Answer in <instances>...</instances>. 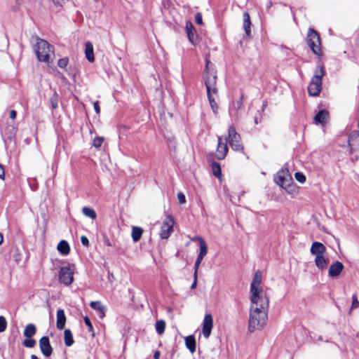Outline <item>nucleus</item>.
<instances>
[{"instance_id":"37998d69","label":"nucleus","mask_w":359,"mask_h":359,"mask_svg":"<svg viewBox=\"0 0 359 359\" xmlns=\"http://www.w3.org/2000/svg\"><path fill=\"white\" fill-rule=\"evenodd\" d=\"M195 20L196 22L198 25H202L203 23V19H202V15L201 13H197L195 16Z\"/></svg>"},{"instance_id":"1a4fd4ad","label":"nucleus","mask_w":359,"mask_h":359,"mask_svg":"<svg viewBox=\"0 0 359 359\" xmlns=\"http://www.w3.org/2000/svg\"><path fill=\"white\" fill-rule=\"evenodd\" d=\"M174 224V217L170 215H168L161 227L160 237L161 239H168L170 237L173 231Z\"/></svg>"},{"instance_id":"f257e3e1","label":"nucleus","mask_w":359,"mask_h":359,"mask_svg":"<svg viewBox=\"0 0 359 359\" xmlns=\"http://www.w3.org/2000/svg\"><path fill=\"white\" fill-rule=\"evenodd\" d=\"M248 329L250 332L262 329L266 323L269 299H250Z\"/></svg>"},{"instance_id":"3c124183","label":"nucleus","mask_w":359,"mask_h":359,"mask_svg":"<svg viewBox=\"0 0 359 359\" xmlns=\"http://www.w3.org/2000/svg\"><path fill=\"white\" fill-rule=\"evenodd\" d=\"M53 2L57 5H62V4H65L67 0H53Z\"/></svg>"},{"instance_id":"e433bc0d","label":"nucleus","mask_w":359,"mask_h":359,"mask_svg":"<svg viewBox=\"0 0 359 359\" xmlns=\"http://www.w3.org/2000/svg\"><path fill=\"white\" fill-rule=\"evenodd\" d=\"M68 62H69V59L67 57H63V58H61L58 60L57 62V65L60 67V68H65L67 65H68Z\"/></svg>"},{"instance_id":"8fccbe9b","label":"nucleus","mask_w":359,"mask_h":359,"mask_svg":"<svg viewBox=\"0 0 359 359\" xmlns=\"http://www.w3.org/2000/svg\"><path fill=\"white\" fill-rule=\"evenodd\" d=\"M16 116H17V112L15 110L13 109L10 111V118L11 119H15L16 118Z\"/></svg>"},{"instance_id":"412c9836","label":"nucleus","mask_w":359,"mask_h":359,"mask_svg":"<svg viewBox=\"0 0 359 359\" xmlns=\"http://www.w3.org/2000/svg\"><path fill=\"white\" fill-rule=\"evenodd\" d=\"M90 305L92 309L97 311L98 316L100 318H103L104 317L106 313V308L100 302H91Z\"/></svg>"},{"instance_id":"ea45409f","label":"nucleus","mask_w":359,"mask_h":359,"mask_svg":"<svg viewBox=\"0 0 359 359\" xmlns=\"http://www.w3.org/2000/svg\"><path fill=\"white\" fill-rule=\"evenodd\" d=\"M294 177H295V179L301 182V183H304L305 181H306V177L305 175L302 173V172H297L294 174Z\"/></svg>"},{"instance_id":"c756f323","label":"nucleus","mask_w":359,"mask_h":359,"mask_svg":"<svg viewBox=\"0 0 359 359\" xmlns=\"http://www.w3.org/2000/svg\"><path fill=\"white\" fill-rule=\"evenodd\" d=\"M65 344L71 346L74 344L72 333L70 330H65L64 332Z\"/></svg>"},{"instance_id":"7ed1b4c3","label":"nucleus","mask_w":359,"mask_h":359,"mask_svg":"<svg viewBox=\"0 0 359 359\" xmlns=\"http://www.w3.org/2000/svg\"><path fill=\"white\" fill-rule=\"evenodd\" d=\"M34 50L40 62L49 63L54 57V48L46 40L37 38Z\"/></svg>"},{"instance_id":"20e7f679","label":"nucleus","mask_w":359,"mask_h":359,"mask_svg":"<svg viewBox=\"0 0 359 359\" xmlns=\"http://www.w3.org/2000/svg\"><path fill=\"white\" fill-rule=\"evenodd\" d=\"M325 75V70L322 65H318L314 72V75L311 78V82L308 86V92L311 96L319 95L322 89V79Z\"/></svg>"},{"instance_id":"6ab92c4d","label":"nucleus","mask_w":359,"mask_h":359,"mask_svg":"<svg viewBox=\"0 0 359 359\" xmlns=\"http://www.w3.org/2000/svg\"><path fill=\"white\" fill-rule=\"evenodd\" d=\"M314 262L317 268L321 271L325 270L329 264V259L325 258L324 255L316 257Z\"/></svg>"},{"instance_id":"4c0bfd02","label":"nucleus","mask_w":359,"mask_h":359,"mask_svg":"<svg viewBox=\"0 0 359 359\" xmlns=\"http://www.w3.org/2000/svg\"><path fill=\"white\" fill-rule=\"evenodd\" d=\"M7 327V322L4 316H0V332L6 330Z\"/></svg>"},{"instance_id":"c03bdc74","label":"nucleus","mask_w":359,"mask_h":359,"mask_svg":"<svg viewBox=\"0 0 359 359\" xmlns=\"http://www.w3.org/2000/svg\"><path fill=\"white\" fill-rule=\"evenodd\" d=\"M177 198H178V201H179V203L180 204H184L186 202V198H185V196L184 195V194L182 193H179L177 194Z\"/></svg>"},{"instance_id":"6e6d98bb","label":"nucleus","mask_w":359,"mask_h":359,"mask_svg":"<svg viewBox=\"0 0 359 359\" xmlns=\"http://www.w3.org/2000/svg\"><path fill=\"white\" fill-rule=\"evenodd\" d=\"M271 6H272V2L269 1V4H268L267 8H269Z\"/></svg>"},{"instance_id":"49530a36","label":"nucleus","mask_w":359,"mask_h":359,"mask_svg":"<svg viewBox=\"0 0 359 359\" xmlns=\"http://www.w3.org/2000/svg\"><path fill=\"white\" fill-rule=\"evenodd\" d=\"M93 107L97 114H100V103L98 101H96L93 103Z\"/></svg>"},{"instance_id":"f704fd0d","label":"nucleus","mask_w":359,"mask_h":359,"mask_svg":"<svg viewBox=\"0 0 359 359\" xmlns=\"http://www.w3.org/2000/svg\"><path fill=\"white\" fill-rule=\"evenodd\" d=\"M23 346L27 348H33L36 345V341L32 339L27 338L22 341Z\"/></svg>"},{"instance_id":"a18cd8bd","label":"nucleus","mask_w":359,"mask_h":359,"mask_svg":"<svg viewBox=\"0 0 359 359\" xmlns=\"http://www.w3.org/2000/svg\"><path fill=\"white\" fill-rule=\"evenodd\" d=\"M81 242L83 245H84L86 247H88L89 246V241H88V238L86 236H82L81 237Z\"/></svg>"},{"instance_id":"09e8293b","label":"nucleus","mask_w":359,"mask_h":359,"mask_svg":"<svg viewBox=\"0 0 359 359\" xmlns=\"http://www.w3.org/2000/svg\"><path fill=\"white\" fill-rule=\"evenodd\" d=\"M5 177V171L3 166L0 164V179H4Z\"/></svg>"},{"instance_id":"0eeeda50","label":"nucleus","mask_w":359,"mask_h":359,"mask_svg":"<svg viewBox=\"0 0 359 359\" xmlns=\"http://www.w3.org/2000/svg\"><path fill=\"white\" fill-rule=\"evenodd\" d=\"M307 43L314 54L318 55L321 54L320 37L313 29H309L307 34Z\"/></svg>"},{"instance_id":"2f4dec72","label":"nucleus","mask_w":359,"mask_h":359,"mask_svg":"<svg viewBox=\"0 0 359 359\" xmlns=\"http://www.w3.org/2000/svg\"><path fill=\"white\" fill-rule=\"evenodd\" d=\"M60 97L58 94L55 91L50 99V103L53 109H56L58 107Z\"/></svg>"},{"instance_id":"a878e982","label":"nucleus","mask_w":359,"mask_h":359,"mask_svg":"<svg viewBox=\"0 0 359 359\" xmlns=\"http://www.w3.org/2000/svg\"><path fill=\"white\" fill-rule=\"evenodd\" d=\"M185 344L191 353L196 351V340L193 335H189L185 338Z\"/></svg>"},{"instance_id":"6e6552de","label":"nucleus","mask_w":359,"mask_h":359,"mask_svg":"<svg viewBox=\"0 0 359 359\" xmlns=\"http://www.w3.org/2000/svg\"><path fill=\"white\" fill-rule=\"evenodd\" d=\"M228 141L232 149L235 151L243 150V147L241 144V136L232 126H231L228 130Z\"/></svg>"},{"instance_id":"4be33fe9","label":"nucleus","mask_w":359,"mask_h":359,"mask_svg":"<svg viewBox=\"0 0 359 359\" xmlns=\"http://www.w3.org/2000/svg\"><path fill=\"white\" fill-rule=\"evenodd\" d=\"M85 55L86 59L90 62H93L95 60L93 46L91 42L87 41L85 44Z\"/></svg>"},{"instance_id":"a19ab883","label":"nucleus","mask_w":359,"mask_h":359,"mask_svg":"<svg viewBox=\"0 0 359 359\" xmlns=\"http://www.w3.org/2000/svg\"><path fill=\"white\" fill-rule=\"evenodd\" d=\"M83 320H84L85 324L87 325V327L88 328V331L90 332H94L93 327L90 322V318L88 316H86V317H84Z\"/></svg>"},{"instance_id":"4d7b16f0","label":"nucleus","mask_w":359,"mask_h":359,"mask_svg":"<svg viewBox=\"0 0 359 359\" xmlns=\"http://www.w3.org/2000/svg\"><path fill=\"white\" fill-rule=\"evenodd\" d=\"M255 124H257V123H258L257 118H255Z\"/></svg>"},{"instance_id":"5701e85b","label":"nucleus","mask_w":359,"mask_h":359,"mask_svg":"<svg viewBox=\"0 0 359 359\" xmlns=\"http://www.w3.org/2000/svg\"><path fill=\"white\" fill-rule=\"evenodd\" d=\"M329 114L326 110H320L314 117V123L316 124H324L328 118Z\"/></svg>"},{"instance_id":"de8ad7c7","label":"nucleus","mask_w":359,"mask_h":359,"mask_svg":"<svg viewBox=\"0 0 359 359\" xmlns=\"http://www.w3.org/2000/svg\"><path fill=\"white\" fill-rule=\"evenodd\" d=\"M194 283L191 285V289H194L196 287V284H197V274H196V272H194Z\"/></svg>"},{"instance_id":"39448f33","label":"nucleus","mask_w":359,"mask_h":359,"mask_svg":"<svg viewBox=\"0 0 359 359\" xmlns=\"http://www.w3.org/2000/svg\"><path fill=\"white\" fill-rule=\"evenodd\" d=\"M262 278V272L259 271H256L254 275L252 281L250 284V299H269V297L266 295V292H264V290L260 287Z\"/></svg>"},{"instance_id":"c9c22d12","label":"nucleus","mask_w":359,"mask_h":359,"mask_svg":"<svg viewBox=\"0 0 359 359\" xmlns=\"http://www.w3.org/2000/svg\"><path fill=\"white\" fill-rule=\"evenodd\" d=\"M104 138L102 137H95L93 141V145L95 148H100L103 143Z\"/></svg>"},{"instance_id":"f03ea898","label":"nucleus","mask_w":359,"mask_h":359,"mask_svg":"<svg viewBox=\"0 0 359 359\" xmlns=\"http://www.w3.org/2000/svg\"><path fill=\"white\" fill-rule=\"evenodd\" d=\"M203 79L210 107L213 113L216 114L218 110V105L215 101V97L218 95V90L216 86L217 75L212 64L208 58H206Z\"/></svg>"},{"instance_id":"473e14b6","label":"nucleus","mask_w":359,"mask_h":359,"mask_svg":"<svg viewBox=\"0 0 359 359\" xmlns=\"http://www.w3.org/2000/svg\"><path fill=\"white\" fill-rule=\"evenodd\" d=\"M155 327H156V332L158 334H162L164 332L165 328V321L163 320H158L156 323Z\"/></svg>"},{"instance_id":"864d4df0","label":"nucleus","mask_w":359,"mask_h":359,"mask_svg":"<svg viewBox=\"0 0 359 359\" xmlns=\"http://www.w3.org/2000/svg\"><path fill=\"white\" fill-rule=\"evenodd\" d=\"M4 237L1 233H0V245L3 243Z\"/></svg>"},{"instance_id":"5fc2aeb1","label":"nucleus","mask_w":359,"mask_h":359,"mask_svg":"<svg viewBox=\"0 0 359 359\" xmlns=\"http://www.w3.org/2000/svg\"><path fill=\"white\" fill-rule=\"evenodd\" d=\"M31 359H39V358H37V356H36V355H31Z\"/></svg>"},{"instance_id":"603ef678","label":"nucleus","mask_w":359,"mask_h":359,"mask_svg":"<svg viewBox=\"0 0 359 359\" xmlns=\"http://www.w3.org/2000/svg\"><path fill=\"white\" fill-rule=\"evenodd\" d=\"M160 351H156L154 352V359H159V357H160Z\"/></svg>"},{"instance_id":"cd10ccee","label":"nucleus","mask_w":359,"mask_h":359,"mask_svg":"<svg viewBox=\"0 0 359 359\" xmlns=\"http://www.w3.org/2000/svg\"><path fill=\"white\" fill-rule=\"evenodd\" d=\"M36 332V326L34 324H28L23 332V334L27 338H31Z\"/></svg>"},{"instance_id":"aec40b11","label":"nucleus","mask_w":359,"mask_h":359,"mask_svg":"<svg viewBox=\"0 0 359 359\" xmlns=\"http://www.w3.org/2000/svg\"><path fill=\"white\" fill-rule=\"evenodd\" d=\"M66 316L63 309L57 311V322L56 326L58 330H63L65 326Z\"/></svg>"},{"instance_id":"f3484780","label":"nucleus","mask_w":359,"mask_h":359,"mask_svg":"<svg viewBox=\"0 0 359 359\" xmlns=\"http://www.w3.org/2000/svg\"><path fill=\"white\" fill-rule=\"evenodd\" d=\"M326 251L325 246L318 241L313 242L311 245L310 252L313 255L316 257L323 255Z\"/></svg>"},{"instance_id":"dca6fc26","label":"nucleus","mask_w":359,"mask_h":359,"mask_svg":"<svg viewBox=\"0 0 359 359\" xmlns=\"http://www.w3.org/2000/svg\"><path fill=\"white\" fill-rule=\"evenodd\" d=\"M243 94H241L237 100L233 102L229 109L230 114L235 115L237 118L239 116V111L243 109Z\"/></svg>"},{"instance_id":"58836bf2","label":"nucleus","mask_w":359,"mask_h":359,"mask_svg":"<svg viewBox=\"0 0 359 359\" xmlns=\"http://www.w3.org/2000/svg\"><path fill=\"white\" fill-rule=\"evenodd\" d=\"M203 258H204L203 257L200 256V255H198V257H197V259H196L195 264H194V272H196V274L198 273V270L199 266H200L202 260L203 259Z\"/></svg>"},{"instance_id":"f8f14e48","label":"nucleus","mask_w":359,"mask_h":359,"mask_svg":"<svg viewBox=\"0 0 359 359\" xmlns=\"http://www.w3.org/2000/svg\"><path fill=\"white\" fill-rule=\"evenodd\" d=\"M213 327V319L212 316L210 313L205 315L203 321L202 333L205 338H208L211 334V331Z\"/></svg>"},{"instance_id":"72a5a7b5","label":"nucleus","mask_w":359,"mask_h":359,"mask_svg":"<svg viewBox=\"0 0 359 359\" xmlns=\"http://www.w3.org/2000/svg\"><path fill=\"white\" fill-rule=\"evenodd\" d=\"M212 170L213 175L219 178L221 177V168L219 163H213L212 164Z\"/></svg>"},{"instance_id":"c85d7f7f","label":"nucleus","mask_w":359,"mask_h":359,"mask_svg":"<svg viewBox=\"0 0 359 359\" xmlns=\"http://www.w3.org/2000/svg\"><path fill=\"white\" fill-rule=\"evenodd\" d=\"M143 230L140 227L133 226L132 229V238L134 242H137L141 238Z\"/></svg>"},{"instance_id":"423d86ee","label":"nucleus","mask_w":359,"mask_h":359,"mask_svg":"<svg viewBox=\"0 0 359 359\" xmlns=\"http://www.w3.org/2000/svg\"><path fill=\"white\" fill-rule=\"evenodd\" d=\"M275 181L277 184L285 189L288 193L291 192L290 183L292 182V178L287 168H283L277 172Z\"/></svg>"},{"instance_id":"a211bd4d","label":"nucleus","mask_w":359,"mask_h":359,"mask_svg":"<svg viewBox=\"0 0 359 359\" xmlns=\"http://www.w3.org/2000/svg\"><path fill=\"white\" fill-rule=\"evenodd\" d=\"M185 28L189 41L191 43H194L197 39V34H196V30L192 22L187 21Z\"/></svg>"},{"instance_id":"bb28decb","label":"nucleus","mask_w":359,"mask_h":359,"mask_svg":"<svg viewBox=\"0 0 359 359\" xmlns=\"http://www.w3.org/2000/svg\"><path fill=\"white\" fill-rule=\"evenodd\" d=\"M57 249L62 255H67L70 251V248L68 243L64 240L61 241L58 243Z\"/></svg>"},{"instance_id":"2eb2a0df","label":"nucleus","mask_w":359,"mask_h":359,"mask_svg":"<svg viewBox=\"0 0 359 359\" xmlns=\"http://www.w3.org/2000/svg\"><path fill=\"white\" fill-rule=\"evenodd\" d=\"M344 268V264L341 262L336 261L330 265L328 270V276L330 277H337L340 275Z\"/></svg>"},{"instance_id":"9b49d317","label":"nucleus","mask_w":359,"mask_h":359,"mask_svg":"<svg viewBox=\"0 0 359 359\" xmlns=\"http://www.w3.org/2000/svg\"><path fill=\"white\" fill-rule=\"evenodd\" d=\"M228 152L227 138H224V141L222 137H218V144L216 150V157L219 160L224 159Z\"/></svg>"},{"instance_id":"b1692460","label":"nucleus","mask_w":359,"mask_h":359,"mask_svg":"<svg viewBox=\"0 0 359 359\" xmlns=\"http://www.w3.org/2000/svg\"><path fill=\"white\" fill-rule=\"evenodd\" d=\"M250 26H251V21H250V17L248 12H245L243 13V27L245 30V34L247 36H250Z\"/></svg>"},{"instance_id":"9d476101","label":"nucleus","mask_w":359,"mask_h":359,"mask_svg":"<svg viewBox=\"0 0 359 359\" xmlns=\"http://www.w3.org/2000/svg\"><path fill=\"white\" fill-rule=\"evenodd\" d=\"M59 280L65 285H69L74 280L73 272L69 267H62L59 272Z\"/></svg>"},{"instance_id":"7c9ffc66","label":"nucleus","mask_w":359,"mask_h":359,"mask_svg":"<svg viewBox=\"0 0 359 359\" xmlns=\"http://www.w3.org/2000/svg\"><path fill=\"white\" fill-rule=\"evenodd\" d=\"M82 212L87 217H89L92 219H96L97 214H96L95 211L90 208H88L86 206L83 207L82 208Z\"/></svg>"},{"instance_id":"79ce46f5","label":"nucleus","mask_w":359,"mask_h":359,"mask_svg":"<svg viewBox=\"0 0 359 359\" xmlns=\"http://www.w3.org/2000/svg\"><path fill=\"white\" fill-rule=\"evenodd\" d=\"M352 305L351 309L357 308L359 306V302L358 300V297L355 294H353L352 296Z\"/></svg>"},{"instance_id":"393cba45","label":"nucleus","mask_w":359,"mask_h":359,"mask_svg":"<svg viewBox=\"0 0 359 359\" xmlns=\"http://www.w3.org/2000/svg\"><path fill=\"white\" fill-rule=\"evenodd\" d=\"M193 241H198L200 244V252L198 255L205 257L208 252V248L207 245L204 241V239L202 237L196 236L194 238L192 239Z\"/></svg>"},{"instance_id":"ddd939ff","label":"nucleus","mask_w":359,"mask_h":359,"mask_svg":"<svg viewBox=\"0 0 359 359\" xmlns=\"http://www.w3.org/2000/svg\"><path fill=\"white\" fill-rule=\"evenodd\" d=\"M39 347L41 353L46 357H49L53 353V348L50 346L48 337H42L39 340Z\"/></svg>"},{"instance_id":"4468645a","label":"nucleus","mask_w":359,"mask_h":359,"mask_svg":"<svg viewBox=\"0 0 359 359\" xmlns=\"http://www.w3.org/2000/svg\"><path fill=\"white\" fill-rule=\"evenodd\" d=\"M348 142L351 151L359 150V132L357 130L352 131L349 134Z\"/></svg>"}]
</instances>
